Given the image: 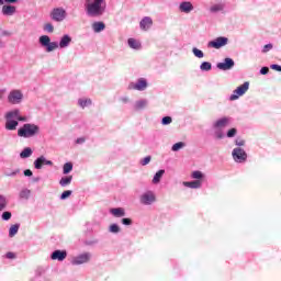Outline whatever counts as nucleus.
Returning a JSON list of instances; mask_svg holds the SVG:
<instances>
[{
    "instance_id": "19",
    "label": "nucleus",
    "mask_w": 281,
    "mask_h": 281,
    "mask_svg": "<svg viewBox=\"0 0 281 281\" xmlns=\"http://www.w3.org/2000/svg\"><path fill=\"white\" fill-rule=\"evenodd\" d=\"M148 87V82L146 79L140 78L137 80V82L133 86V89L136 91H145V89Z\"/></svg>"
},
{
    "instance_id": "22",
    "label": "nucleus",
    "mask_w": 281,
    "mask_h": 281,
    "mask_svg": "<svg viewBox=\"0 0 281 281\" xmlns=\"http://www.w3.org/2000/svg\"><path fill=\"white\" fill-rule=\"evenodd\" d=\"M164 175H166V170H164V169L158 170V171L155 173V176H154L151 182H153L155 186H157V183H160L161 178L164 177Z\"/></svg>"
},
{
    "instance_id": "14",
    "label": "nucleus",
    "mask_w": 281,
    "mask_h": 281,
    "mask_svg": "<svg viewBox=\"0 0 281 281\" xmlns=\"http://www.w3.org/2000/svg\"><path fill=\"white\" fill-rule=\"evenodd\" d=\"M231 124H232V117L225 116L215 121L213 124V127L215 130H223V128H227V126H229Z\"/></svg>"
},
{
    "instance_id": "55",
    "label": "nucleus",
    "mask_w": 281,
    "mask_h": 281,
    "mask_svg": "<svg viewBox=\"0 0 281 281\" xmlns=\"http://www.w3.org/2000/svg\"><path fill=\"white\" fill-rule=\"evenodd\" d=\"M76 144H85V137L77 138Z\"/></svg>"
},
{
    "instance_id": "26",
    "label": "nucleus",
    "mask_w": 281,
    "mask_h": 281,
    "mask_svg": "<svg viewBox=\"0 0 281 281\" xmlns=\"http://www.w3.org/2000/svg\"><path fill=\"white\" fill-rule=\"evenodd\" d=\"M32 148L30 147H25L21 153H20V157L21 159H27L30 157H32Z\"/></svg>"
},
{
    "instance_id": "13",
    "label": "nucleus",
    "mask_w": 281,
    "mask_h": 281,
    "mask_svg": "<svg viewBox=\"0 0 281 281\" xmlns=\"http://www.w3.org/2000/svg\"><path fill=\"white\" fill-rule=\"evenodd\" d=\"M89 260H91V254L85 252V254H81V255L75 257L71 260V265H74V266L86 265V262H89Z\"/></svg>"
},
{
    "instance_id": "37",
    "label": "nucleus",
    "mask_w": 281,
    "mask_h": 281,
    "mask_svg": "<svg viewBox=\"0 0 281 281\" xmlns=\"http://www.w3.org/2000/svg\"><path fill=\"white\" fill-rule=\"evenodd\" d=\"M223 8V4H214L210 8V12L216 14V12H222Z\"/></svg>"
},
{
    "instance_id": "24",
    "label": "nucleus",
    "mask_w": 281,
    "mask_h": 281,
    "mask_svg": "<svg viewBox=\"0 0 281 281\" xmlns=\"http://www.w3.org/2000/svg\"><path fill=\"white\" fill-rule=\"evenodd\" d=\"M201 180L184 182L186 188H191L192 190H198L199 188H201Z\"/></svg>"
},
{
    "instance_id": "10",
    "label": "nucleus",
    "mask_w": 281,
    "mask_h": 281,
    "mask_svg": "<svg viewBox=\"0 0 281 281\" xmlns=\"http://www.w3.org/2000/svg\"><path fill=\"white\" fill-rule=\"evenodd\" d=\"M155 201H157V198L153 191H147L140 195L142 205H153Z\"/></svg>"
},
{
    "instance_id": "2",
    "label": "nucleus",
    "mask_w": 281,
    "mask_h": 281,
    "mask_svg": "<svg viewBox=\"0 0 281 281\" xmlns=\"http://www.w3.org/2000/svg\"><path fill=\"white\" fill-rule=\"evenodd\" d=\"M86 14L92 19H98L102 16L106 11V5H104V0H86L85 2Z\"/></svg>"
},
{
    "instance_id": "46",
    "label": "nucleus",
    "mask_w": 281,
    "mask_h": 281,
    "mask_svg": "<svg viewBox=\"0 0 281 281\" xmlns=\"http://www.w3.org/2000/svg\"><path fill=\"white\" fill-rule=\"evenodd\" d=\"M273 49V44H266L262 48V54H267V52H271Z\"/></svg>"
},
{
    "instance_id": "17",
    "label": "nucleus",
    "mask_w": 281,
    "mask_h": 281,
    "mask_svg": "<svg viewBox=\"0 0 281 281\" xmlns=\"http://www.w3.org/2000/svg\"><path fill=\"white\" fill-rule=\"evenodd\" d=\"M179 10L180 12H184V14H190V12L194 10V5H192V2L190 1H184L180 3Z\"/></svg>"
},
{
    "instance_id": "12",
    "label": "nucleus",
    "mask_w": 281,
    "mask_h": 281,
    "mask_svg": "<svg viewBox=\"0 0 281 281\" xmlns=\"http://www.w3.org/2000/svg\"><path fill=\"white\" fill-rule=\"evenodd\" d=\"M236 65V63L234 61V59L226 57L223 63H218L216 65L217 69H220L221 71H229V69H234V66Z\"/></svg>"
},
{
    "instance_id": "54",
    "label": "nucleus",
    "mask_w": 281,
    "mask_h": 281,
    "mask_svg": "<svg viewBox=\"0 0 281 281\" xmlns=\"http://www.w3.org/2000/svg\"><path fill=\"white\" fill-rule=\"evenodd\" d=\"M34 173L32 172V170L26 169L24 170V177H32Z\"/></svg>"
},
{
    "instance_id": "49",
    "label": "nucleus",
    "mask_w": 281,
    "mask_h": 281,
    "mask_svg": "<svg viewBox=\"0 0 281 281\" xmlns=\"http://www.w3.org/2000/svg\"><path fill=\"white\" fill-rule=\"evenodd\" d=\"M122 224L123 225H133V220H131L128 217H124V218H122Z\"/></svg>"
},
{
    "instance_id": "18",
    "label": "nucleus",
    "mask_w": 281,
    "mask_h": 281,
    "mask_svg": "<svg viewBox=\"0 0 281 281\" xmlns=\"http://www.w3.org/2000/svg\"><path fill=\"white\" fill-rule=\"evenodd\" d=\"M2 14L4 16H12V15L16 14V7L10 5V4L3 5Z\"/></svg>"
},
{
    "instance_id": "29",
    "label": "nucleus",
    "mask_w": 281,
    "mask_h": 281,
    "mask_svg": "<svg viewBox=\"0 0 281 281\" xmlns=\"http://www.w3.org/2000/svg\"><path fill=\"white\" fill-rule=\"evenodd\" d=\"M12 113H15V120L16 122H27V117L21 116V111L19 109L11 110Z\"/></svg>"
},
{
    "instance_id": "51",
    "label": "nucleus",
    "mask_w": 281,
    "mask_h": 281,
    "mask_svg": "<svg viewBox=\"0 0 281 281\" xmlns=\"http://www.w3.org/2000/svg\"><path fill=\"white\" fill-rule=\"evenodd\" d=\"M270 68L274 69V71H281V66L278 64H272Z\"/></svg>"
},
{
    "instance_id": "42",
    "label": "nucleus",
    "mask_w": 281,
    "mask_h": 281,
    "mask_svg": "<svg viewBox=\"0 0 281 281\" xmlns=\"http://www.w3.org/2000/svg\"><path fill=\"white\" fill-rule=\"evenodd\" d=\"M161 124H162L164 126H168V124H172V117H170V116H165V117H162Z\"/></svg>"
},
{
    "instance_id": "50",
    "label": "nucleus",
    "mask_w": 281,
    "mask_h": 281,
    "mask_svg": "<svg viewBox=\"0 0 281 281\" xmlns=\"http://www.w3.org/2000/svg\"><path fill=\"white\" fill-rule=\"evenodd\" d=\"M260 74H261V76H267V74H269V67H262L260 69Z\"/></svg>"
},
{
    "instance_id": "4",
    "label": "nucleus",
    "mask_w": 281,
    "mask_h": 281,
    "mask_svg": "<svg viewBox=\"0 0 281 281\" xmlns=\"http://www.w3.org/2000/svg\"><path fill=\"white\" fill-rule=\"evenodd\" d=\"M16 112L9 111L4 115L5 125L4 128L7 131H16V126H19V121H16Z\"/></svg>"
},
{
    "instance_id": "57",
    "label": "nucleus",
    "mask_w": 281,
    "mask_h": 281,
    "mask_svg": "<svg viewBox=\"0 0 281 281\" xmlns=\"http://www.w3.org/2000/svg\"><path fill=\"white\" fill-rule=\"evenodd\" d=\"M19 0H4V3H18Z\"/></svg>"
},
{
    "instance_id": "58",
    "label": "nucleus",
    "mask_w": 281,
    "mask_h": 281,
    "mask_svg": "<svg viewBox=\"0 0 281 281\" xmlns=\"http://www.w3.org/2000/svg\"><path fill=\"white\" fill-rule=\"evenodd\" d=\"M121 102H124V104H126V102H128V98L127 97L121 98Z\"/></svg>"
},
{
    "instance_id": "56",
    "label": "nucleus",
    "mask_w": 281,
    "mask_h": 281,
    "mask_svg": "<svg viewBox=\"0 0 281 281\" xmlns=\"http://www.w3.org/2000/svg\"><path fill=\"white\" fill-rule=\"evenodd\" d=\"M4 94H5V89H0V100H3Z\"/></svg>"
},
{
    "instance_id": "9",
    "label": "nucleus",
    "mask_w": 281,
    "mask_h": 281,
    "mask_svg": "<svg viewBox=\"0 0 281 281\" xmlns=\"http://www.w3.org/2000/svg\"><path fill=\"white\" fill-rule=\"evenodd\" d=\"M233 159H235L237 164H243V161H247V153L245 149L237 147L233 149Z\"/></svg>"
},
{
    "instance_id": "44",
    "label": "nucleus",
    "mask_w": 281,
    "mask_h": 281,
    "mask_svg": "<svg viewBox=\"0 0 281 281\" xmlns=\"http://www.w3.org/2000/svg\"><path fill=\"white\" fill-rule=\"evenodd\" d=\"M236 133H238V130L233 127V128L228 130L226 137H236Z\"/></svg>"
},
{
    "instance_id": "30",
    "label": "nucleus",
    "mask_w": 281,
    "mask_h": 281,
    "mask_svg": "<svg viewBox=\"0 0 281 281\" xmlns=\"http://www.w3.org/2000/svg\"><path fill=\"white\" fill-rule=\"evenodd\" d=\"M127 43L132 49H139L142 47V44H139L135 38H130Z\"/></svg>"
},
{
    "instance_id": "40",
    "label": "nucleus",
    "mask_w": 281,
    "mask_h": 281,
    "mask_svg": "<svg viewBox=\"0 0 281 281\" xmlns=\"http://www.w3.org/2000/svg\"><path fill=\"white\" fill-rule=\"evenodd\" d=\"M2 221H10L12 218V212L10 211H4L1 215Z\"/></svg>"
},
{
    "instance_id": "21",
    "label": "nucleus",
    "mask_w": 281,
    "mask_h": 281,
    "mask_svg": "<svg viewBox=\"0 0 281 281\" xmlns=\"http://www.w3.org/2000/svg\"><path fill=\"white\" fill-rule=\"evenodd\" d=\"M148 106V100L146 99H140L135 102L134 109L135 111H142V109H146Z\"/></svg>"
},
{
    "instance_id": "16",
    "label": "nucleus",
    "mask_w": 281,
    "mask_h": 281,
    "mask_svg": "<svg viewBox=\"0 0 281 281\" xmlns=\"http://www.w3.org/2000/svg\"><path fill=\"white\" fill-rule=\"evenodd\" d=\"M53 260H58V262H63L67 258V250H54L50 255Z\"/></svg>"
},
{
    "instance_id": "6",
    "label": "nucleus",
    "mask_w": 281,
    "mask_h": 281,
    "mask_svg": "<svg viewBox=\"0 0 281 281\" xmlns=\"http://www.w3.org/2000/svg\"><path fill=\"white\" fill-rule=\"evenodd\" d=\"M249 91V81L244 82L241 86L234 90L233 94L229 97L231 101L238 100L240 95H245Z\"/></svg>"
},
{
    "instance_id": "41",
    "label": "nucleus",
    "mask_w": 281,
    "mask_h": 281,
    "mask_svg": "<svg viewBox=\"0 0 281 281\" xmlns=\"http://www.w3.org/2000/svg\"><path fill=\"white\" fill-rule=\"evenodd\" d=\"M72 194V191L71 190H66L61 193L60 195V200L61 201H65V199H69V196Z\"/></svg>"
},
{
    "instance_id": "3",
    "label": "nucleus",
    "mask_w": 281,
    "mask_h": 281,
    "mask_svg": "<svg viewBox=\"0 0 281 281\" xmlns=\"http://www.w3.org/2000/svg\"><path fill=\"white\" fill-rule=\"evenodd\" d=\"M40 131H41V127H38V125L32 124V123H25L22 127L18 130V136L24 137L25 139H27L30 137H34L38 135Z\"/></svg>"
},
{
    "instance_id": "32",
    "label": "nucleus",
    "mask_w": 281,
    "mask_h": 281,
    "mask_svg": "<svg viewBox=\"0 0 281 281\" xmlns=\"http://www.w3.org/2000/svg\"><path fill=\"white\" fill-rule=\"evenodd\" d=\"M200 69H201V71H212V63H210V61H203V63L200 65Z\"/></svg>"
},
{
    "instance_id": "28",
    "label": "nucleus",
    "mask_w": 281,
    "mask_h": 281,
    "mask_svg": "<svg viewBox=\"0 0 281 281\" xmlns=\"http://www.w3.org/2000/svg\"><path fill=\"white\" fill-rule=\"evenodd\" d=\"M93 102L91 101V99H79L78 100V104L79 106H81V109H87V106H91Z\"/></svg>"
},
{
    "instance_id": "23",
    "label": "nucleus",
    "mask_w": 281,
    "mask_h": 281,
    "mask_svg": "<svg viewBox=\"0 0 281 281\" xmlns=\"http://www.w3.org/2000/svg\"><path fill=\"white\" fill-rule=\"evenodd\" d=\"M74 180V176H67V177H63L59 180V186H61V188H67V186L71 184V181Z\"/></svg>"
},
{
    "instance_id": "34",
    "label": "nucleus",
    "mask_w": 281,
    "mask_h": 281,
    "mask_svg": "<svg viewBox=\"0 0 281 281\" xmlns=\"http://www.w3.org/2000/svg\"><path fill=\"white\" fill-rule=\"evenodd\" d=\"M71 170H74V164L71 162H66L63 167V172L64 175H69V172H71Z\"/></svg>"
},
{
    "instance_id": "31",
    "label": "nucleus",
    "mask_w": 281,
    "mask_h": 281,
    "mask_svg": "<svg viewBox=\"0 0 281 281\" xmlns=\"http://www.w3.org/2000/svg\"><path fill=\"white\" fill-rule=\"evenodd\" d=\"M8 207V198L0 194V212H3Z\"/></svg>"
},
{
    "instance_id": "53",
    "label": "nucleus",
    "mask_w": 281,
    "mask_h": 281,
    "mask_svg": "<svg viewBox=\"0 0 281 281\" xmlns=\"http://www.w3.org/2000/svg\"><path fill=\"white\" fill-rule=\"evenodd\" d=\"M7 258L9 259V260H13V258H16V256L14 255V252H7Z\"/></svg>"
},
{
    "instance_id": "39",
    "label": "nucleus",
    "mask_w": 281,
    "mask_h": 281,
    "mask_svg": "<svg viewBox=\"0 0 281 281\" xmlns=\"http://www.w3.org/2000/svg\"><path fill=\"white\" fill-rule=\"evenodd\" d=\"M44 32H48V34H53L54 33V25L52 23H46L44 25Z\"/></svg>"
},
{
    "instance_id": "7",
    "label": "nucleus",
    "mask_w": 281,
    "mask_h": 281,
    "mask_svg": "<svg viewBox=\"0 0 281 281\" xmlns=\"http://www.w3.org/2000/svg\"><path fill=\"white\" fill-rule=\"evenodd\" d=\"M9 104H21L23 102V92L21 90H11L8 94Z\"/></svg>"
},
{
    "instance_id": "1",
    "label": "nucleus",
    "mask_w": 281,
    "mask_h": 281,
    "mask_svg": "<svg viewBox=\"0 0 281 281\" xmlns=\"http://www.w3.org/2000/svg\"><path fill=\"white\" fill-rule=\"evenodd\" d=\"M38 41L42 47H46L47 53H52L55 49H58V47H60V49H65L71 45V36L67 34L60 38L59 44L58 42H52V38H49L48 35L40 36Z\"/></svg>"
},
{
    "instance_id": "35",
    "label": "nucleus",
    "mask_w": 281,
    "mask_h": 281,
    "mask_svg": "<svg viewBox=\"0 0 281 281\" xmlns=\"http://www.w3.org/2000/svg\"><path fill=\"white\" fill-rule=\"evenodd\" d=\"M30 194H32V191L30 189H22L20 191V199H30Z\"/></svg>"
},
{
    "instance_id": "20",
    "label": "nucleus",
    "mask_w": 281,
    "mask_h": 281,
    "mask_svg": "<svg viewBox=\"0 0 281 281\" xmlns=\"http://www.w3.org/2000/svg\"><path fill=\"white\" fill-rule=\"evenodd\" d=\"M110 213L114 215L115 218H122L123 216H126V211L122 207L111 209Z\"/></svg>"
},
{
    "instance_id": "15",
    "label": "nucleus",
    "mask_w": 281,
    "mask_h": 281,
    "mask_svg": "<svg viewBox=\"0 0 281 281\" xmlns=\"http://www.w3.org/2000/svg\"><path fill=\"white\" fill-rule=\"evenodd\" d=\"M139 27L143 32H148L153 27V18L145 16L139 22Z\"/></svg>"
},
{
    "instance_id": "52",
    "label": "nucleus",
    "mask_w": 281,
    "mask_h": 281,
    "mask_svg": "<svg viewBox=\"0 0 281 281\" xmlns=\"http://www.w3.org/2000/svg\"><path fill=\"white\" fill-rule=\"evenodd\" d=\"M235 144H236V146H245V140H243V139H240V138H237V139L235 140Z\"/></svg>"
},
{
    "instance_id": "38",
    "label": "nucleus",
    "mask_w": 281,
    "mask_h": 281,
    "mask_svg": "<svg viewBox=\"0 0 281 281\" xmlns=\"http://www.w3.org/2000/svg\"><path fill=\"white\" fill-rule=\"evenodd\" d=\"M192 52H193V55L196 57V58H203L205 56V54H203V50L196 48V47H193L192 48Z\"/></svg>"
},
{
    "instance_id": "48",
    "label": "nucleus",
    "mask_w": 281,
    "mask_h": 281,
    "mask_svg": "<svg viewBox=\"0 0 281 281\" xmlns=\"http://www.w3.org/2000/svg\"><path fill=\"white\" fill-rule=\"evenodd\" d=\"M203 177V172L201 171H193L192 179H201Z\"/></svg>"
},
{
    "instance_id": "43",
    "label": "nucleus",
    "mask_w": 281,
    "mask_h": 281,
    "mask_svg": "<svg viewBox=\"0 0 281 281\" xmlns=\"http://www.w3.org/2000/svg\"><path fill=\"white\" fill-rule=\"evenodd\" d=\"M20 173H21V169H15L11 172H8V171L4 172L5 177H16V175H20Z\"/></svg>"
},
{
    "instance_id": "45",
    "label": "nucleus",
    "mask_w": 281,
    "mask_h": 281,
    "mask_svg": "<svg viewBox=\"0 0 281 281\" xmlns=\"http://www.w3.org/2000/svg\"><path fill=\"white\" fill-rule=\"evenodd\" d=\"M216 139H223V137H225V134L223 133L222 130H216L214 133Z\"/></svg>"
},
{
    "instance_id": "36",
    "label": "nucleus",
    "mask_w": 281,
    "mask_h": 281,
    "mask_svg": "<svg viewBox=\"0 0 281 281\" xmlns=\"http://www.w3.org/2000/svg\"><path fill=\"white\" fill-rule=\"evenodd\" d=\"M110 234H120L121 228L117 224H111L109 227Z\"/></svg>"
},
{
    "instance_id": "11",
    "label": "nucleus",
    "mask_w": 281,
    "mask_h": 281,
    "mask_svg": "<svg viewBox=\"0 0 281 281\" xmlns=\"http://www.w3.org/2000/svg\"><path fill=\"white\" fill-rule=\"evenodd\" d=\"M33 165L35 170H42L43 166H54V162L48 160L45 156H40L34 160Z\"/></svg>"
},
{
    "instance_id": "60",
    "label": "nucleus",
    "mask_w": 281,
    "mask_h": 281,
    "mask_svg": "<svg viewBox=\"0 0 281 281\" xmlns=\"http://www.w3.org/2000/svg\"><path fill=\"white\" fill-rule=\"evenodd\" d=\"M5 3V0H0V5H3Z\"/></svg>"
},
{
    "instance_id": "5",
    "label": "nucleus",
    "mask_w": 281,
    "mask_h": 281,
    "mask_svg": "<svg viewBox=\"0 0 281 281\" xmlns=\"http://www.w3.org/2000/svg\"><path fill=\"white\" fill-rule=\"evenodd\" d=\"M50 19L57 23H63L67 19V11L64 8H55L50 12Z\"/></svg>"
},
{
    "instance_id": "33",
    "label": "nucleus",
    "mask_w": 281,
    "mask_h": 281,
    "mask_svg": "<svg viewBox=\"0 0 281 281\" xmlns=\"http://www.w3.org/2000/svg\"><path fill=\"white\" fill-rule=\"evenodd\" d=\"M181 148H186V143H183V142H178V143H176V144L172 145L171 150H172L173 153H178V150H181Z\"/></svg>"
},
{
    "instance_id": "8",
    "label": "nucleus",
    "mask_w": 281,
    "mask_h": 281,
    "mask_svg": "<svg viewBox=\"0 0 281 281\" xmlns=\"http://www.w3.org/2000/svg\"><path fill=\"white\" fill-rule=\"evenodd\" d=\"M227 43H229V38L225 36H220L209 42L207 47H213L214 49H221V47H225Z\"/></svg>"
},
{
    "instance_id": "25",
    "label": "nucleus",
    "mask_w": 281,
    "mask_h": 281,
    "mask_svg": "<svg viewBox=\"0 0 281 281\" xmlns=\"http://www.w3.org/2000/svg\"><path fill=\"white\" fill-rule=\"evenodd\" d=\"M106 27V25L104 24V22H94L92 24V30L93 32H95L97 34H99V32H103V30Z\"/></svg>"
},
{
    "instance_id": "47",
    "label": "nucleus",
    "mask_w": 281,
    "mask_h": 281,
    "mask_svg": "<svg viewBox=\"0 0 281 281\" xmlns=\"http://www.w3.org/2000/svg\"><path fill=\"white\" fill-rule=\"evenodd\" d=\"M153 159V157H150V156H147V157H145V158H143L142 160H140V165H143V166H148V164H150V160Z\"/></svg>"
},
{
    "instance_id": "27",
    "label": "nucleus",
    "mask_w": 281,
    "mask_h": 281,
    "mask_svg": "<svg viewBox=\"0 0 281 281\" xmlns=\"http://www.w3.org/2000/svg\"><path fill=\"white\" fill-rule=\"evenodd\" d=\"M19 227H21L20 224L11 225V227L9 228V237L10 238H14V235L19 234Z\"/></svg>"
},
{
    "instance_id": "59",
    "label": "nucleus",
    "mask_w": 281,
    "mask_h": 281,
    "mask_svg": "<svg viewBox=\"0 0 281 281\" xmlns=\"http://www.w3.org/2000/svg\"><path fill=\"white\" fill-rule=\"evenodd\" d=\"M33 181L34 183H38L41 181V178H34Z\"/></svg>"
}]
</instances>
